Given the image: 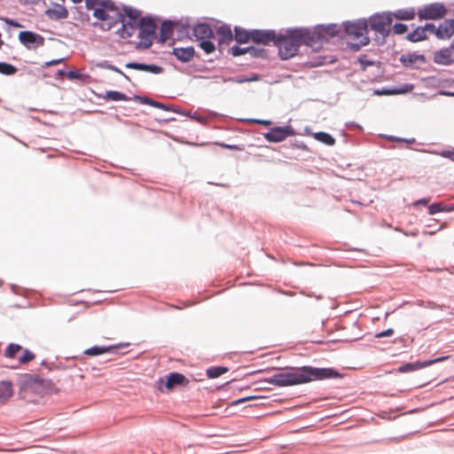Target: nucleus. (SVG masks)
Segmentation results:
<instances>
[{
    "label": "nucleus",
    "instance_id": "1",
    "mask_svg": "<svg viewBox=\"0 0 454 454\" xmlns=\"http://www.w3.org/2000/svg\"><path fill=\"white\" fill-rule=\"evenodd\" d=\"M343 373L333 367H316L312 365L292 366L280 369L260 382L269 383L278 387L305 385L314 381L342 379Z\"/></svg>",
    "mask_w": 454,
    "mask_h": 454
},
{
    "label": "nucleus",
    "instance_id": "2",
    "mask_svg": "<svg viewBox=\"0 0 454 454\" xmlns=\"http://www.w3.org/2000/svg\"><path fill=\"white\" fill-rule=\"evenodd\" d=\"M319 38L320 35L309 27H289L277 32L273 45L278 48L280 59L288 60L297 55L301 45L313 49Z\"/></svg>",
    "mask_w": 454,
    "mask_h": 454
},
{
    "label": "nucleus",
    "instance_id": "3",
    "mask_svg": "<svg viewBox=\"0 0 454 454\" xmlns=\"http://www.w3.org/2000/svg\"><path fill=\"white\" fill-rule=\"evenodd\" d=\"M142 12L129 5H122V12H117L115 18L106 24V30L111 29L117 23H121V27L116 31V34L122 39L131 37L134 32L139 27Z\"/></svg>",
    "mask_w": 454,
    "mask_h": 454
},
{
    "label": "nucleus",
    "instance_id": "4",
    "mask_svg": "<svg viewBox=\"0 0 454 454\" xmlns=\"http://www.w3.org/2000/svg\"><path fill=\"white\" fill-rule=\"evenodd\" d=\"M137 29L138 30L137 38H139V41L136 43L135 49L137 51L149 49L157 38L158 25L156 20L150 14L145 15Z\"/></svg>",
    "mask_w": 454,
    "mask_h": 454
},
{
    "label": "nucleus",
    "instance_id": "5",
    "mask_svg": "<svg viewBox=\"0 0 454 454\" xmlns=\"http://www.w3.org/2000/svg\"><path fill=\"white\" fill-rule=\"evenodd\" d=\"M369 28L380 34L383 41L391 32L390 25L392 23V15L390 12H376L366 19Z\"/></svg>",
    "mask_w": 454,
    "mask_h": 454
},
{
    "label": "nucleus",
    "instance_id": "6",
    "mask_svg": "<svg viewBox=\"0 0 454 454\" xmlns=\"http://www.w3.org/2000/svg\"><path fill=\"white\" fill-rule=\"evenodd\" d=\"M311 31L316 32L320 35L318 41L315 43V47H313L314 51L321 48L322 44L326 43L329 38L335 36H339L340 38L343 37L342 25H338L337 23L318 24L311 28Z\"/></svg>",
    "mask_w": 454,
    "mask_h": 454
},
{
    "label": "nucleus",
    "instance_id": "7",
    "mask_svg": "<svg viewBox=\"0 0 454 454\" xmlns=\"http://www.w3.org/2000/svg\"><path fill=\"white\" fill-rule=\"evenodd\" d=\"M447 9L442 3H431L418 10L417 15L421 20H439L445 17Z\"/></svg>",
    "mask_w": 454,
    "mask_h": 454
},
{
    "label": "nucleus",
    "instance_id": "8",
    "mask_svg": "<svg viewBox=\"0 0 454 454\" xmlns=\"http://www.w3.org/2000/svg\"><path fill=\"white\" fill-rule=\"evenodd\" d=\"M369 30V24L365 18H360L358 20L350 21H343L342 22V35H353L356 38H360L364 36Z\"/></svg>",
    "mask_w": 454,
    "mask_h": 454
},
{
    "label": "nucleus",
    "instance_id": "9",
    "mask_svg": "<svg viewBox=\"0 0 454 454\" xmlns=\"http://www.w3.org/2000/svg\"><path fill=\"white\" fill-rule=\"evenodd\" d=\"M295 135L294 129L287 124L285 126H275L263 134V137L270 143H280L286 140L288 137Z\"/></svg>",
    "mask_w": 454,
    "mask_h": 454
},
{
    "label": "nucleus",
    "instance_id": "10",
    "mask_svg": "<svg viewBox=\"0 0 454 454\" xmlns=\"http://www.w3.org/2000/svg\"><path fill=\"white\" fill-rule=\"evenodd\" d=\"M19 42L27 50H35L44 45V37L34 31L23 30L19 33Z\"/></svg>",
    "mask_w": 454,
    "mask_h": 454
},
{
    "label": "nucleus",
    "instance_id": "11",
    "mask_svg": "<svg viewBox=\"0 0 454 454\" xmlns=\"http://www.w3.org/2000/svg\"><path fill=\"white\" fill-rule=\"evenodd\" d=\"M129 346V342H120L117 344L112 345H104V346H92L83 351V354L89 356H98L103 354H112L117 355L120 354V350L123 348H127Z\"/></svg>",
    "mask_w": 454,
    "mask_h": 454
},
{
    "label": "nucleus",
    "instance_id": "12",
    "mask_svg": "<svg viewBox=\"0 0 454 454\" xmlns=\"http://www.w3.org/2000/svg\"><path fill=\"white\" fill-rule=\"evenodd\" d=\"M229 51L233 57H239L245 54H249L250 57L253 59H268L267 50H265L264 48H259L252 45L247 47H240L235 44L230 49Z\"/></svg>",
    "mask_w": 454,
    "mask_h": 454
},
{
    "label": "nucleus",
    "instance_id": "13",
    "mask_svg": "<svg viewBox=\"0 0 454 454\" xmlns=\"http://www.w3.org/2000/svg\"><path fill=\"white\" fill-rule=\"evenodd\" d=\"M117 11V6L113 0H100L99 6L95 9V13L93 16L97 18L98 20L109 22L114 18H111L107 12ZM103 24L104 25H106Z\"/></svg>",
    "mask_w": 454,
    "mask_h": 454
},
{
    "label": "nucleus",
    "instance_id": "14",
    "mask_svg": "<svg viewBox=\"0 0 454 454\" xmlns=\"http://www.w3.org/2000/svg\"><path fill=\"white\" fill-rule=\"evenodd\" d=\"M277 38V31L275 29H254L252 43L254 44L270 45L274 44Z\"/></svg>",
    "mask_w": 454,
    "mask_h": 454
},
{
    "label": "nucleus",
    "instance_id": "15",
    "mask_svg": "<svg viewBox=\"0 0 454 454\" xmlns=\"http://www.w3.org/2000/svg\"><path fill=\"white\" fill-rule=\"evenodd\" d=\"M454 48H450V44L448 47H443L434 51L433 56V61L440 66H451L454 64Z\"/></svg>",
    "mask_w": 454,
    "mask_h": 454
},
{
    "label": "nucleus",
    "instance_id": "16",
    "mask_svg": "<svg viewBox=\"0 0 454 454\" xmlns=\"http://www.w3.org/2000/svg\"><path fill=\"white\" fill-rule=\"evenodd\" d=\"M20 384L21 387H34L35 385H40L43 387L53 385L51 380H45L36 374L25 373L20 378Z\"/></svg>",
    "mask_w": 454,
    "mask_h": 454
},
{
    "label": "nucleus",
    "instance_id": "17",
    "mask_svg": "<svg viewBox=\"0 0 454 454\" xmlns=\"http://www.w3.org/2000/svg\"><path fill=\"white\" fill-rule=\"evenodd\" d=\"M128 69H134L137 71L150 73L153 74H160L163 73L164 68L157 64H147L144 62L129 61L125 64Z\"/></svg>",
    "mask_w": 454,
    "mask_h": 454
},
{
    "label": "nucleus",
    "instance_id": "18",
    "mask_svg": "<svg viewBox=\"0 0 454 454\" xmlns=\"http://www.w3.org/2000/svg\"><path fill=\"white\" fill-rule=\"evenodd\" d=\"M178 26V21L165 20L161 22L160 27V37L158 42L160 43H164L168 39H170L175 32V29Z\"/></svg>",
    "mask_w": 454,
    "mask_h": 454
},
{
    "label": "nucleus",
    "instance_id": "19",
    "mask_svg": "<svg viewBox=\"0 0 454 454\" xmlns=\"http://www.w3.org/2000/svg\"><path fill=\"white\" fill-rule=\"evenodd\" d=\"M192 35L196 41L205 38H215V33L211 26L207 22H199L192 28Z\"/></svg>",
    "mask_w": 454,
    "mask_h": 454
},
{
    "label": "nucleus",
    "instance_id": "20",
    "mask_svg": "<svg viewBox=\"0 0 454 454\" xmlns=\"http://www.w3.org/2000/svg\"><path fill=\"white\" fill-rule=\"evenodd\" d=\"M189 383V380L181 372H173L166 376L165 387L172 389L175 387H184Z\"/></svg>",
    "mask_w": 454,
    "mask_h": 454
},
{
    "label": "nucleus",
    "instance_id": "21",
    "mask_svg": "<svg viewBox=\"0 0 454 454\" xmlns=\"http://www.w3.org/2000/svg\"><path fill=\"white\" fill-rule=\"evenodd\" d=\"M400 63L407 68H416V62L419 61L421 64L427 62L426 57L424 54H419L417 52L402 54L399 58Z\"/></svg>",
    "mask_w": 454,
    "mask_h": 454
},
{
    "label": "nucleus",
    "instance_id": "22",
    "mask_svg": "<svg viewBox=\"0 0 454 454\" xmlns=\"http://www.w3.org/2000/svg\"><path fill=\"white\" fill-rule=\"evenodd\" d=\"M171 54L174 55L181 63H188L195 55V50L192 46L175 47Z\"/></svg>",
    "mask_w": 454,
    "mask_h": 454
},
{
    "label": "nucleus",
    "instance_id": "23",
    "mask_svg": "<svg viewBox=\"0 0 454 454\" xmlns=\"http://www.w3.org/2000/svg\"><path fill=\"white\" fill-rule=\"evenodd\" d=\"M216 34L218 35V46L221 47L223 44H230L234 40V33L232 34L231 27L227 24H223L216 28Z\"/></svg>",
    "mask_w": 454,
    "mask_h": 454
},
{
    "label": "nucleus",
    "instance_id": "24",
    "mask_svg": "<svg viewBox=\"0 0 454 454\" xmlns=\"http://www.w3.org/2000/svg\"><path fill=\"white\" fill-rule=\"evenodd\" d=\"M234 40L239 44H245L252 42L254 29H246L239 26H235L233 28Z\"/></svg>",
    "mask_w": 454,
    "mask_h": 454
},
{
    "label": "nucleus",
    "instance_id": "25",
    "mask_svg": "<svg viewBox=\"0 0 454 454\" xmlns=\"http://www.w3.org/2000/svg\"><path fill=\"white\" fill-rule=\"evenodd\" d=\"M51 4L54 6V8H48L44 12V14L47 17L56 20L67 19L68 17V11L64 5L53 2Z\"/></svg>",
    "mask_w": 454,
    "mask_h": 454
},
{
    "label": "nucleus",
    "instance_id": "26",
    "mask_svg": "<svg viewBox=\"0 0 454 454\" xmlns=\"http://www.w3.org/2000/svg\"><path fill=\"white\" fill-rule=\"evenodd\" d=\"M427 364V363H424V361H419V360L415 361V362H408V363H404V364L399 365L396 370L398 372L407 373V372H414V371L425 368Z\"/></svg>",
    "mask_w": 454,
    "mask_h": 454
},
{
    "label": "nucleus",
    "instance_id": "27",
    "mask_svg": "<svg viewBox=\"0 0 454 454\" xmlns=\"http://www.w3.org/2000/svg\"><path fill=\"white\" fill-rule=\"evenodd\" d=\"M392 19L395 18L399 20H412L415 18L416 12L414 8L399 9L394 12H390Z\"/></svg>",
    "mask_w": 454,
    "mask_h": 454
},
{
    "label": "nucleus",
    "instance_id": "28",
    "mask_svg": "<svg viewBox=\"0 0 454 454\" xmlns=\"http://www.w3.org/2000/svg\"><path fill=\"white\" fill-rule=\"evenodd\" d=\"M406 39L411 43H419L427 40V35L424 33L421 26H419L406 35Z\"/></svg>",
    "mask_w": 454,
    "mask_h": 454
},
{
    "label": "nucleus",
    "instance_id": "29",
    "mask_svg": "<svg viewBox=\"0 0 454 454\" xmlns=\"http://www.w3.org/2000/svg\"><path fill=\"white\" fill-rule=\"evenodd\" d=\"M106 101H129L131 98L118 90H107L104 96Z\"/></svg>",
    "mask_w": 454,
    "mask_h": 454
},
{
    "label": "nucleus",
    "instance_id": "30",
    "mask_svg": "<svg viewBox=\"0 0 454 454\" xmlns=\"http://www.w3.org/2000/svg\"><path fill=\"white\" fill-rule=\"evenodd\" d=\"M12 384L10 380H3L0 382V402L7 400L12 395Z\"/></svg>",
    "mask_w": 454,
    "mask_h": 454
},
{
    "label": "nucleus",
    "instance_id": "31",
    "mask_svg": "<svg viewBox=\"0 0 454 454\" xmlns=\"http://www.w3.org/2000/svg\"><path fill=\"white\" fill-rule=\"evenodd\" d=\"M454 33L451 31V29L449 27V26L443 22L440 23L439 27H437V33H436V38L440 40H445L450 39Z\"/></svg>",
    "mask_w": 454,
    "mask_h": 454
},
{
    "label": "nucleus",
    "instance_id": "32",
    "mask_svg": "<svg viewBox=\"0 0 454 454\" xmlns=\"http://www.w3.org/2000/svg\"><path fill=\"white\" fill-rule=\"evenodd\" d=\"M316 140L326 145H333L336 142L335 138L329 133L325 131H318L313 134Z\"/></svg>",
    "mask_w": 454,
    "mask_h": 454
},
{
    "label": "nucleus",
    "instance_id": "33",
    "mask_svg": "<svg viewBox=\"0 0 454 454\" xmlns=\"http://www.w3.org/2000/svg\"><path fill=\"white\" fill-rule=\"evenodd\" d=\"M157 108L167 111V112H174V113L184 115V116H189L192 119L196 120L198 121H200V118H197L194 115L186 113L185 111H183L181 108L176 107L173 105H166L164 103L160 102V106H158Z\"/></svg>",
    "mask_w": 454,
    "mask_h": 454
},
{
    "label": "nucleus",
    "instance_id": "34",
    "mask_svg": "<svg viewBox=\"0 0 454 454\" xmlns=\"http://www.w3.org/2000/svg\"><path fill=\"white\" fill-rule=\"evenodd\" d=\"M229 371L226 366H211L207 369L206 375L208 379H216Z\"/></svg>",
    "mask_w": 454,
    "mask_h": 454
},
{
    "label": "nucleus",
    "instance_id": "35",
    "mask_svg": "<svg viewBox=\"0 0 454 454\" xmlns=\"http://www.w3.org/2000/svg\"><path fill=\"white\" fill-rule=\"evenodd\" d=\"M95 66L97 67H99L102 69H107V70L116 72V73L120 74L121 75H122L127 81H130L129 77L127 74H125L120 68H118L117 67L111 64V62L109 60L105 59V60L99 61V62L96 63Z\"/></svg>",
    "mask_w": 454,
    "mask_h": 454
},
{
    "label": "nucleus",
    "instance_id": "36",
    "mask_svg": "<svg viewBox=\"0 0 454 454\" xmlns=\"http://www.w3.org/2000/svg\"><path fill=\"white\" fill-rule=\"evenodd\" d=\"M213 38H205L199 40V46L206 54H211L215 51V45L212 41Z\"/></svg>",
    "mask_w": 454,
    "mask_h": 454
},
{
    "label": "nucleus",
    "instance_id": "37",
    "mask_svg": "<svg viewBox=\"0 0 454 454\" xmlns=\"http://www.w3.org/2000/svg\"><path fill=\"white\" fill-rule=\"evenodd\" d=\"M23 349V347L17 343H10L5 348L4 356L7 358H15L18 352L21 351Z\"/></svg>",
    "mask_w": 454,
    "mask_h": 454
},
{
    "label": "nucleus",
    "instance_id": "38",
    "mask_svg": "<svg viewBox=\"0 0 454 454\" xmlns=\"http://www.w3.org/2000/svg\"><path fill=\"white\" fill-rule=\"evenodd\" d=\"M67 78L69 80H77L82 82H86L90 79L88 74L81 73L77 69H71L67 72Z\"/></svg>",
    "mask_w": 454,
    "mask_h": 454
},
{
    "label": "nucleus",
    "instance_id": "39",
    "mask_svg": "<svg viewBox=\"0 0 454 454\" xmlns=\"http://www.w3.org/2000/svg\"><path fill=\"white\" fill-rule=\"evenodd\" d=\"M18 68L8 62L0 61V74L7 76L14 75Z\"/></svg>",
    "mask_w": 454,
    "mask_h": 454
},
{
    "label": "nucleus",
    "instance_id": "40",
    "mask_svg": "<svg viewBox=\"0 0 454 454\" xmlns=\"http://www.w3.org/2000/svg\"><path fill=\"white\" fill-rule=\"evenodd\" d=\"M23 353L19 357V363L20 364H27L35 358V354L27 348L22 349Z\"/></svg>",
    "mask_w": 454,
    "mask_h": 454
},
{
    "label": "nucleus",
    "instance_id": "41",
    "mask_svg": "<svg viewBox=\"0 0 454 454\" xmlns=\"http://www.w3.org/2000/svg\"><path fill=\"white\" fill-rule=\"evenodd\" d=\"M430 80L434 81L435 82V86L437 87H451L454 85V78L449 77V78H436L434 76L429 77Z\"/></svg>",
    "mask_w": 454,
    "mask_h": 454
},
{
    "label": "nucleus",
    "instance_id": "42",
    "mask_svg": "<svg viewBox=\"0 0 454 454\" xmlns=\"http://www.w3.org/2000/svg\"><path fill=\"white\" fill-rule=\"evenodd\" d=\"M370 38L368 36H363L358 43H348V47L354 52L360 51L363 46L368 45Z\"/></svg>",
    "mask_w": 454,
    "mask_h": 454
},
{
    "label": "nucleus",
    "instance_id": "43",
    "mask_svg": "<svg viewBox=\"0 0 454 454\" xmlns=\"http://www.w3.org/2000/svg\"><path fill=\"white\" fill-rule=\"evenodd\" d=\"M178 21V26L175 29L177 33L178 38L188 36L189 35V25L187 23L184 24L181 20Z\"/></svg>",
    "mask_w": 454,
    "mask_h": 454
},
{
    "label": "nucleus",
    "instance_id": "44",
    "mask_svg": "<svg viewBox=\"0 0 454 454\" xmlns=\"http://www.w3.org/2000/svg\"><path fill=\"white\" fill-rule=\"evenodd\" d=\"M413 89H414L413 84L403 83L400 86H394V93H395V95L405 94V93L411 92Z\"/></svg>",
    "mask_w": 454,
    "mask_h": 454
},
{
    "label": "nucleus",
    "instance_id": "45",
    "mask_svg": "<svg viewBox=\"0 0 454 454\" xmlns=\"http://www.w3.org/2000/svg\"><path fill=\"white\" fill-rule=\"evenodd\" d=\"M358 62L362 71H365L368 67L374 66L375 61L369 59L367 55L364 54L358 57Z\"/></svg>",
    "mask_w": 454,
    "mask_h": 454
},
{
    "label": "nucleus",
    "instance_id": "46",
    "mask_svg": "<svg viewBox=\"0 0 454 454\" xmlns=\"http://www.w3.org/2000/svg\"><path fill=\"white\" fill-rule=\"evenodd\" d=\"M261 398H263V396H262V395H247V396L241 397V398L232 401L231 403V406H237V405L244 403L246 402L261 399Z\"/></svg>",
    "mask_w": 454,
    "mask_h": 454
},
{
    "label": "nucleus",
    "instance_id": "47",
    "mask_svg": "<svg viewBox=\"0 0 454 454\" xmlns=\"http://www.w3.org/2000/svg\"><path fill=\"white\" fill-rule=\"evenodd\" d=\"M408 30V26L404 23L396 22L392 28V31L395 35H403Z\"/></svg>",
    "mask_w": 454,
    "mask_h": 454
},
{
    "label": "nucleus",
    "instance_id": "48",
    "mask_svg": "<svg viewBox=\"0 0 454 454\" xmlns=\"http://www.w3.org/2000/svg\"><path fill=\"white\" fill-rule=\"evenodd\" d=\"M443 211H444L443 204L441 202L432 203L431 205L428 206L429 215H435L436 213L443 212Z\"/></svg>",
    "mask_w": 454,
    "mask_h": 454
},
{
    "label": "nucleus",
    "instance_id": "49",
    "mask_svg": "<svg viewBox=\"0 0 454 454\" xmlns=\"http://www.w3.org/2000/svg\"><path fill=\"white\" fill-rule=\"evenodd\" d=\"M373 95H375V96L395 95L394 87H391V88L384 87L381 89H376L373 90Z\"/></svg>",
    "mask_w": 454,
    "mask_h": 454
},
{
    "label": "nucleus",
    "instance_id": "50",
    "mask_svg": "<svg viewBox=\"0 0 454 454\" xmlns=\"http://www.w3.org/2000/svg\"><path fill=\"white\" fill-rule=\"evenodd\" d=\"M0 20H3L6 25H8L10 27H23V25L21 23H20L18 20L12 19V18L1 17Z\"/></svg>",
    "mask_w": 454,
    "mask_h": 454
},
{
    "label": "nucleus",
    "instance_id": "51",
    "mask_svg": "<svg viewBox=\"0 0 454 454\" xmlns=\"http://www.w3.org/2000/svg\"><path fill=\"white\" fill-rule=\"evenodd\" d=\"M215 145H219L222 148L235 150V151H242L243 147L239 145H231L226 144L224 142H215Z\"/></svg>",
    "mask_w": 454,
    "mask_h": 454
},
{
    "label": "nucleus",
    "instance_id": "52",
    "mask_svg": "<svg viewBox=\"0 0 454 454\" xmlns=\"http://www.w3.org/2000/svg\"><path fill=\"white\" fill-rule=\"evenodd\" d=\"M216 79H220L223 82H234V83H242V75H238L234 77H223V76H215Z\"/></svg>",
    "mask_w": 454,
    "mask_h": 454
},
{
    "label": "nucleus",
    "instance_id": "53",
    "mask_svg": "<svg viewBox=\"0 0 454 454\" xmlns=\"http://www.w3.org/2000/svg\"><path fill=\"white\" fill-rule=\"evenodd\" d=\"M435 153L443 158H447L450 160L452 162H454V148H452L451 150H442Z\"/></svg>",
    "mask_w": 454,
    "mask_h": 454
},
{
    "label": "nucleus",
    "instance_id": "54",
    "mask_svg": "<svg viewBox=\"0 0 454 454\" xmlns=\"http://www.w3.org/2000/svg\"><path fill=\"white\" fill-rule=\"evenodd\" d=\"M450 357V356H438V357H436L434 359L424 360V363H427L426 364V367H427V366H430L432 364H434L441 363V362H443L445 360H448Z\"/></svg>",
    "mask_w": 454,
    "mask_h": 454
},
{
    "label": "nucleus",
    "instance_id": "55",
    "mask_svg": "<svg viewBox=\"0 0 454 454\" xmlns=\"http://www.w3.org/2000/svg\"><path fill=\"white\" fill-rule=\"evenodd\" d=\"M260 79H261V75L259 74L254 73L250 76L242 75V79L240 81H242V83H245V82H257Z\"/></svg>",
    "mask_w": 454,
    "mask_h": 454
},
{
    "label": "nucleus",
    "instance_id": "56",
    "mask_svg": "<svg viewBox=\"0 0 454 454\" xmlns=\"http://www.w3.org/2000/svg\"><path fill=\"white\" fill-rule=\"evenodd\" d=\"M421 28L423 29L424 33L430 32L436 36L437 27L434 23H426L424 26H421Z\"/></svg>",
    "mask_w": 454,
    "mask_h": 454
},
{
    "label": "nucleus",
    "instance_id": "57",
    "mask_svg": "<svg viewBox=\"0 0 454 454\" xmlns=\"http://www.w3.org/2000/svg\"><path fill=\"white\" fill-rule=\"evenodd\" d=\"M100 0H85V7L88 10H92L93 13H95V9L99 6Z\"/></svg>",
    "mask_w": 454,
    "mask_h": 454
},
{
    "label": "nucleus",
    "instance_id": "58",
    "mask_svg": "<svg viewBox=\"0 0 454 454\" xmlns=\"http://www.w3.org/2000/svg\"><path fill=\"white\" fill-rule=\"evenodd\" d=\"M394 334V329L387 328L384 331L379 332L375 334V338H384V337H390Z\"/></svg>",
    "mask_w": 454,
    "mask_h": 454
},
{
    "label": "nucleus",
    "instance_id": "59",
    "mask_svg": "<svg viewBox=\"0 0 454 454\" xmlns=\"http://www.w3.org/2000/svg\"><path fill=\"white\" fill-rule=\"evenodd\" d=\"M132 99L142 105H148L150 98L146 96L134 95Z\"/></svg>",
    "mask_w": 454,
    "mask_h": 454
},
{
    "label": "nucleus",
    "instance_id": "60",
    "mask_svg": "<svg viewBox=\"0 0 454 454\" xmlns=\"http://www.w3.org/2000/svg\"><path fill=\"white\" fill-rule=\"evenodd\" d=\"M64 59H65L64 58L51 59L50 61L45 62L42 67L43 68L50 67L51 66H55V65L60 64L61 62L64 61Z\"/></svg>",
    "mask_w": 454,
    "mask_h": 454
},
{
    "label": "nucleus",
    "instance_id": "61",
    "mask_svg": "<svg viewBox=\"0 0 454 454\" xmlns=\"http://www.w3.org/2000/svg\"><path fill=\"white\" fill-rule=\"evenodd\" d=\"M20 4L23 5H35L39 4L42 0H18ZM43 4H45V0H43Z\"/></svg>",
    "mask_w": 454,
    "mask_h": 454
},
{
    "label": "nucleus",
    "instance_id": "62",
    "mask_svg": "<svg viewBox=\"0 0 454 454\" xmlns=\"http://www.w3.org/2000/svg\"><path fill=\"white\" fill-rule=\"evenodd\" d=\"M249 121L253 122V123L262 124L264 126H269V125L272 124L271 121H270V120H262V119H250Z\"/></svg>",
    "mask_w": 454,
    "mask_h": 454
},
{
    "label": "nucleus",
    "instance_id": "63",
    "mask_svg": "<svg viewBox=\"0 0 454 454\" xmlns=\"http://www.w3.org/2000/svg\"><path fill=\"white\" fill-rule=\"evenodd\" d=\"M293 146L295 148L307 150V145L302 141L294 140L293 143Z\"/></svg>",
    "mask_w": 454,
    "mask_h": 454
},
{
    "label": "nucleus",
    "instance_id": "64",
    "mask_svg": "<svg viewBox=\"0 0 454 454\" xmlns=\"http://www.w3.org/2000/svg\"><path fill=\"white\" fill-rule=\"evenodd\" d=\"M437 95L446 96V97H452V98H454V91L445 90H440L437 92Z\"/></svg>",
    "mask_w": 454,
    "mask_h": 454
}]
</instances>
